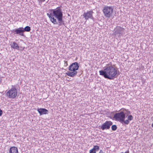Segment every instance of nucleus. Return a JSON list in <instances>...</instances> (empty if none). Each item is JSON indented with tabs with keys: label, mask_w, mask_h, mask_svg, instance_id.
I'll return each mask as SVG.
<instances>
[{
	"label": "nucleus",
	"mask_w": 153,
	"mask_h": 153,
	"mask_svg": "<svg viewBox=\"0 0 153 153\" xmlns=\"http://www.w3.org/2000/svg\"><path fill=\"white\" fill-rule=\"evenodd\" d=\"M51 13H47V15L49 17L51 21L54 25L58 24L60 26L64 25V22L63 20V13L61 8L58 7L55 9L51 10Z\"/></svg>",
	"instance_id": "obj_1"
},
{
	"label": "nucleus",
	"mask_w": 153,
	"mask_h": 153,
	"mask_svg": "<svg viewBox=\"0 0 153 153\" xmlns=\"http://www.w3.org/2000/svg\"><path fill=\"white\" fill-rule=\"evenodd\" d=\"M100 74L106 79H113L117 74V69L113 67L111 63L106 65L103 70L99 71Z\"/></svg>",
	"instance_id": "obj_2"
},
{
	"label": "nucleus",
	"mask_w": 153,
	"mask_h": 153,
	"mask_svg": "<svg viewBox=\"0 0 153 153\" xmlns=\"http://www.w3.org/2000/svg\"><path fill=\"white\" fill-rule=\"evenodd\" d=\"M113 8L112 6H105L104 7L102 11L106 17L109 18L112 16Z\"/></svg>",
	"instance_id": "obj_3"
},
{
	"label": "nucleus",
	"mask_w": 153,
	"mask_h": 153,
	"mask_svg": "<svg viewBox=\"0 0 153 153\" xmlns=\"http://www.w3.org/2000/svg\"><path fill=\"white\" fill-rule=\"evenodd\" d=\"M6 93V95L9 98L14 99L17 96V91L16 89L13 86Z\"/></svg>",
	"instance_id": "obj_4"
},
{
	"label": "nucleus",
	"mask_w": 153,
	"mask_h": 153,
	"mask_svg": "<svg viewBox=\"0 0 153 153\" xmlns=\"http://www.w3.org/2000/svg\"><path fill=\"white\" fill-rule=\"evenodd\" d=\"M125 114L123 111L116 113L114 115V118L116 120H119L120 122L123 121L124 119L125 118Z\"/></svg>",
	"instance_id": "obj_5"
},
{
	"label": "nucleus",
	"mask_w": 153,
	"mask_h": 153,
	"mask_svg": "<svg viewBox=\"0 0 153 153\" xmlns=\"http://www.w3.org/2000/svg\"><path fill=\"white\" fill-rule=\"evenodd\" d=\"M12 32L13 35L25 37L24 32L23 29V27H20L19 28L13 29Z\"/></svg>",
	"instance_id": "obj_6"
},
{
	"label": "nucleus",
	"mask_w": 153,
	"mask_h": 153,
	"mask_svg": "<svg viewBox=\"0 0 153 153\" xmlns=\"http://www.w3.org/2000/svg\"><path fill=\"white\" fill-rule=\"evenodd\" d=\"M124 29L120 26H117L114 29L115 31L114 33V34L117 36L118 37H120L123 33Z\"/></svg>",
	"instance_id": "obj_7"
},
{
	"label": "nucleus",
	"mask_w": 153,
	"mask_h": 153,
	"mask_svg": "<svg viewBox=\"0 0 153 153\" xmlns=\"http://www.w3.org/2000/svg\"><path fill=\"white\" fill-rule=\"evenodd\" d=\"M113 123L110 121H107L104 123L101 126L99 127L100 129L102 130L108 129L110 128L111 126L112 125Z\"/></svg>",
	"instance_id": "obj_8"
},
{
	"label": "nucleus",
	"mask_w": 153,
	"mask_h": 153,
	"mask_svg": "<svg viewBox=\"0 0 153 153\" xmlns=\"http://www.w3.org/2000/svg\"><path fill=\"white\" fill-rule=\"evenodd\" d=\"M79 68V65L78 63L76 62H75L72 63L70 65L68 69L70 71H76L78 70Z\"/></svg>",
	"instance_id": "obj_9"
},
{
	"label": "nucleus",
	"mask_w": 153,
	"mask_h": 153,
	"mask_svg": "<svg viewBox=\"0 0 153 153\" xmlns=\"http://www.w3.org/2000/svg\"><path fill=\"white\" fill-rule=\"evenodd\" d=\"M93 13V11L91 10L88 11L87 12H85L83 14V17L86 20L89 18L93 19L92 14Z\"/></svg>",
	"instance_id": "obj_10"
},
{
	"label": "nucleus",
	"mask_w": 153,
	"mask_h": 153,
	"mask_svg": "<svg viewBox=\"0 0 153 153\" xmlns=\"http://www.w3.org/2000/svg\"><path fill=\"white\" fill-rule=\"evenodd\" d=\"M37 111L39 112L40 115L47 114L48 113V111L45 108H40L37 109Z\"/></svg>",
	"instance_id": "obj_11"
},
{
	"label": "nucleus",
	"mask_w": 153,
	"mask_h": 153,
	"mask_svg": "<svg viewBox=\"0 0 153 153\" xmlns=\"http://www.w3.org/2000/svg\"><path fill=\"white\" fill-rule=\"evenodd\" d=\"M68 71L66 73V74L68 76L73 77L77 74V72L76 71Z\"/></svg>",
	"instance_id": "obj_12"
},
{
	"label": "nucleus",
	"mask_w": 153,
	"mask_h": 153,
	"mask_svg": "<svg viewBox=\"0 0 153 153\" xmlns=\"http://www.w3.org/2000/svg\"><path fill=\"white\" fill-rule=\"evenodd\" d=\"M9 153H18L17 148L15 146L11 147L10 148Z\"/></svg>",
	"instance_id": "obj_13"
},
{
	"label": "nucleus",
	"mask_w": 153,
	"mask_h": 153,
	"mask_svg": "<svg viewBox=\"0 0 153 153\" xmlns=\"http://www.w3.org/2000/svg\"><path fill=\"white\" fill-rule=\"evenodd\" d=\"M10 46L11 48L13 49L19 50V47L18 44L15 42H11Z\"/></svg>",
	"instance_id": "obj_14"
},
{
	"label": "nucleus",
	"mask_w": 153,
	"mask_h": 153,
	"mask_svg": "<svg viewBox=\"0 0 153 153\" xmlns=\"http://www.w3.org/2000/svg\"><path fill=\"white\" fill-rule=\"evenodd\" d=\"M23 29L24 33L26 31L27 32H30L31 30V28L29 26H26L25 28L23 27Z\"/></svg>",
	"instance_id": "obj_15"
},
{
	"label": "nucleus",
	"mask_w": 153,
	"mask_h": 153,
	"mask_svg": "<svg viewBox=\"0 0 153 153\" xmlns=\"http://www.w3.org/2000/svg\"><path fill=\"white\" fill-rule=\"evenodd\" d=\"M125 119H124L123 121L121 122V123L123 124H125L128 125L129 123V121L128 120H125Z\"/></svg>",
	"instance_id": "obj_16"
},
{
	"label": "nucleus",
	"mask_w": 153,
	"mask_h": 153,
	"mask_svg": "<svg viewBox=\"0 0 153 153\" xmlns=\"http://www.w3.org/2000/svg\"><path fill=\"white\" fill-rule=\"evenodd\" d=\"M123 111L124 112L125 111V114H127V115H128V114H131V112L127 109L123 108Z\"/></svg>",
	"instance_id": "obj_17"
},
{
	"label": "nucleus",
	"mask_w": 153,
	"mask_h": 153,
	"mask_svg": "<svg viewBox=\"0 0 153 153\" xmlns=\"http://www.w3.org/2000/svg\"><path fill=\"white\" fill-rule=\"evenodd\" d=\"M90 153H96V146H94L93 148L90 151Z\"/></svg>",
	"instance_id": "obj_18"
},
{
	"label": "nucleus",
	"mask_w": 153,
	"mask_h": 153,
	"mask_svg": "<svg viewBox=\"0 0 153 153\" xmlns=\"http://www.w3.org/2000/svg\"><path fill=\"white\" fill-rule=\"evenodd\" d=\"M111 129L112 130L115 131L117 129V127L116 125H113L111 126Z\"/></svg>",
	"instance_id": "obj_19"
},
{
	"label": "nucleus",
	"mask_w": 153,
	"mask_h": 153,
	"mask_svg": "<svg viewBox=\"0 0 153 153\" xmlns=\"http://www.w3.org/2000/svg\"><path fill=\"white\" fill-rule=\"evenodd\" d=\"M127 118L129 121H131L133 119V117L132 115H130L128 116Z\"/></svg>",
	"instance_id": "obj_20"
},
{
	"label": "nucleus",
	"mask_w": 153,
	"mask_h": 153,
	"mask_svg": "<svg viewBox=\"0 0 153 153\" xmlns=\"http://www.w3.org/2000/svg\"><path fill=\"white\" fill-rule=\"evenodd\" d=\"M3 111H2L0 109V116H1L2 114Z\"/></svg>",
	"instance_id": "obj_21"
},
{
	"label": "nucleus",
	"mask_w": 153,
	"mask_h": 153,
	"mask_svg": "<svg viewBox=\"0 0 153 153\" xmlns=\"http://www.w3.org/2000/svg\"><path fill=\"white\" fill-rule=\"evenodd\" d=\"M99 149V147L98 146H96V151L98 150Z\"/></svg>",
	"instance_id": "obj_22"
},
{
	"label": "nucleus",
	"mask_w": 153,
	"mask_h": 153,
	"mask_svg": "<svg viewBox=\"0 0 153 153\" xmlns=\"http://www.w3.org/2000/svg\"><path fill=\"white\" fill-rule=\"evenodd\" d=\"M99 153H103V152L102 150H101L100 151Z\"/></svg>",
	"instance_id": "obj_23"
},
{
	"label": "nucleus",
	"mask_w": 153,
	"mask_h": 153,
	"mask_svg": "<svg viewBox=\"0 0 153 153\" xmlns=\"http://www.w3.org/2000/svg\"><path fill=\"white\" fill-rule=\"evenodd\" d=\"M152 127H153V123L152 124Z\"/></svg>",
	"instance_id": "obj_24"
},
{
	"label": "nucleus",
	"mask_w": 153,
	"mask_h": 153,
	"mask_svg": "<svg viewBox=\"0 0 153 153\" xmlns=\"http://www.w3.org/2000/svg\"><path fill=\"white\" fill-rule=\"evenodd\" d=\"M152 120H153V117H152Z\"/></svg>",
	"instance_id": "obj_25"
}]
</instances>
